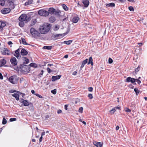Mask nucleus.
Masks as SVG:
<instances>
[{
	"instance_id": "55",
	"label": "nucleus",
	"mask_w": 147,
	"mask_h": 147,
	"mask_svg": "<svg viewBox=\"0 0 147 147\" xmlns=\"http://www.w3.org/2000/svg\"><path fill=\"white\" fill-rule=\"evenodd\" d=\"M49 22L51 23H53L56 21V19H49Z\"/></svg>"
},
{
	"instance_id": "46",
	"label": "nucleus",
	"mask_w": 147,
	"mask_h": 147,
	"mask_svg": "<svg viewBox=\"0 0 147 147\" xmlns=\"http://www.w3.org/2000/svg\"><path fill=\"white\" fill-rule=\"evenodd\" d=\"M88 96L90 99H92L93 98L92 94H89Z\"/></svg>"
},
{
	"instance_id": "28",
	"label": "nucleus",
	"mask_w": 147,
	"mask_h": 147,
	"mask_svg": "<svg viewBox=\"0 0 147 147\" xmlns=\"http://www.w3.org/2000/svg\"><path fill=\"white\" fill-rule=\"evenodd\" d=\"M29 66L30 67L34 68H36L38 67L37 65L34 63H31L30 64Z\"/></svg>"
},
{
	"instance_id": "45",
	"label": "nucleus",
	"mask_w": 147,
	"mask_h": 147,
	"mask_svg": "<svg viewBox=\"0 0 147 147\" xmlns=\"http://www.w3.org/2000/svg\"><path fill=\"white\" fill-rule=\"evenodd\" d=\"M51 92L52 94H55L57 93V90L56 89H54L51 90Z\"/></svg>"
},
{
	"instance_id": "14",
	"label": "nucleus",
	"mask_w": 147,
	"mask_h": 147,
	"mask_svg": "<svg viewBox=\"0 0 147 147\" xmlns=\"http://www.w3.org/2000/svg\"><path fill=\"white\" fill-rule=\"evenodd\" d=\"M55 9L53 7H50L49 9L48 12L49 15L50 14L51 15H53Z\"/></svg>"
},
{
	"instance_id": "49",
	"label": "nucleus",
	"mask_w": 147,
	"mask_h": 147,
	"mask_svg": "<svg viewBox=\"0 0 147 147\" xmlns=\"http://www.w3.org/2000/svg\"><path fill=\"white\" fill-rule=\"evenodd\" d=\"M47 70L48 73L49 74L51 73V72L53 71V70L51 69L49 67H48L47 68Z\"/></svg>"
},
{
	"instance_id": "34",
	"label": "nucleus",
	"mask_w": 147,
	"mask_h": 147,
	"mask_svg": "<svg viewBox=\"0 0 147 147\" xmlns=\"http://www.w3.org/2000/svg\"><path fill=\"white\" fill-rule=\"evenodd\" d=\"M62 6L63 9H64L65 10L67 11L68 10V7L65 4H62Z\"/></svg>"
},
{
	"instance_id": "57",
	"label": "nucleus",
	"mask_w": 147,
	"mask_h": 147,
	"mask_svg": "<svg viewBox=\"0 0 147 147\" xmlns=\"http://www.w3.org/2000/svg\"><path fill=\"white\" fill-rule=\"evenodd\" d=\"M88 90L89 92H92L93 90V88L91 87H89L88 88Z\"/></svg>"
},
{
	"instance_id": "44",
	"label": "nucleus",
	"mask_w": 147,
	"mask_h": 147,
	"mask_svg": "<svg viewBox=\"0 0 147 147\" xmlns=\"http://www.w3.org/2000/svg\"><path fill=\"white\" fill-rule=\"evenodd\" d=\"M79 19H71L72 22L75 23H77Z\"/></svg>"
},
{
	"instance_id": "58",
	"label": "nucleus",
	"mask_w": 147,
	"mask_h": 147,
	"mask_svg": "<svg viewBox=\"0 0 147 147\" xmlns=\"http://www.w3.org/2000/svg\"><path fill=\"white\" fill-rule=\"evenodd\" d=\"M79 18L78 15L76 14H74V16L73 18Z\"/></svg>"
},
{
	"instance_id": "38",
	"label": "nucleus",
	"mask_w": 147,
	"mask_h": 147,
	"mask_svg": "<svg viewBox=\"0 0 147 147\" xmlns=\"http://www.w3.org/2000/svg\"><path fill=\"white\" fill-rule=\"evenodd\" d=\"M116 110L115 109V108H113L112 110H110L109 112L111 115L113 114L115 111Z\"/></svg>"
},
{
	"instance_id": "36",
	"label": "nucleus",
	"mask_w": 147,
	"mask_h": 147,
	"mask_svg": "<svg viewBox=\"0 0 147 147\" xmlns=\"http://www.w3.org/2000/svg\"><path fill=\"white\" fill-rule=\"evenodd\" d=\"M134 90L136 93V96H138L139 94L140 91L138 88H135L134 89Z\"/></svg>"
},
{
	"instance_id": "19",
	"label": "nucleus",
	"mask_w": 147,
	"mask_h": 147,
	"mask_svg": "<svg viewBox=\"0 0 147 147\" xmlns=\"http://www.w3.org/2000/svg\"><path fill=\"white\" fill-rule=\"evenodd\" d=\"M7 61L5 59H3L0 60V67H1L6 63Z\"/></svg>"
},
{
	"instance_id": "9",
	"label": "nucleus",
	"mask_w": 147,
	"mask_h": 147,
	"mask_svg": "<svg viewBox=\"0 0 147 147\" xmlns=\"http://www.w3.org/2000/svg\"><path fill=\"white\" fill-rule=\"evenodd\" d=\"M63 14V11H62L59 9H55L53 15L59 17L62 16Z\"/></svg>"
},
{
	"instance_id": "40",
	"label": "nucleus",
	"mask_w": 147,
	"mask_h": 147,
	"mask_svg": "<svg viewBox=\"0 0 147 147\" xmlns=\"http://www.w3.org/2000/svg\"><path fill=\"white\" fill-rule=\"evenodd\" d=\"M44 72V71L42 70L40 74H38L37 76L38 78H40L42 77V75H43Z\"/></svg>"
},
{
	"instance_id": "60",
	"label": "nucleus",
	"mask_w": 147,
	"mask_h": 147,
	"mask_svg": "<svg viewBox=\"0 0 147 147\" xmlns=\"http://www.w3.org/2000/svg\"><path fill=\"white\" fill-rule=\"evenodd\" d=\"M3 79V76L2 74L0 72V79L1 80H2Z\"/></svg>"
},
{
	"instance_id": "6",
	"label": "nucleus",
	"mask_w": 147,
	"mask_h": 147,
	"mask_svg": "<svg viewBox=\"0 0 147 147\" xmlns=\"http://www.w3.org/2000/svg\"><path fill=\"white\" fill-rule=\"evenodd\" d=\"M19 21V26L21 27H23L25 23H26L29 22L31 19H18Z\"/></svg>"
},
{
	"instance_id": "48",
	"label": "nucleus",
	"mask_w": 147,
	"mask_h": 147,
	"mask_svg": "<svg viewBox=\"0 0 147 147\" xmlns=\"http://www.w3.org/2000/svg\"><path fill=\"white\" fill-rule=\"evenodd\" d=\"M129 9L131 11H134L133 7L131 6L129 7Z\"/></svg>"
},
{
	"instance_id": "37",
	"label": "nucleus",
	"mask_w": 147,
	"mask_h": 147,
	"mask_svg": "<svg viewBox=\"0 0 147 147\" xmlns=\"http://www.w3.org/2000/svg\"><path fill=\"white\" fill-rule=\"evenodd\" d=\"M22 44L24 45H30L29 44H28L26 41L25 39L24 38H22Z\"/></svg>"
},
{
	"instance_id": "8",
	"label": "nucleus",
	"mask_w": 147,
	"mask_h": 147,
	"mask_svg": "<svg viewBox=\"0 0 147 147\" xmlns=\"http://www.w3.org/2000/svg\"><path fill=\"white\" fill-rule=\"evenodd\" d=\"M20 101L21 103H22L25 106H28L30 105H32V104L31 102L30 103L28 100H24L22 98H20Z\"/></svg>"
},
{
	"instance_id": "16",
	"label": "nucleus",
	"mask_w": 147,
	"mask_h": 147,
	"mask_svg": "<svg viewBox=\"0 0 147 147\" xmlns=\"http://www.w3.org/2000/svg\"><path fill=\"white\" fill-rule=\"evenodd\" d=\"M0 22L1 24L0 26V31H1L3 30V28L6 26L5 23L6 22L5 21L3 22V21H1Z\"/></svg>"
},
{
	"instance_id": "50",
	"label": "nucleus",
	"mask_w": 147,
	"mask_h": 147,
	"mask_svg": "<svg viewBox=\"0 0 147 147\" xmlns=\"http://www.w3.org/2000/svg\"><path fill=\"white\" fill-rule=\"evenodd\" d=\"M109 63V64L112 63L113 62V59L111 58H109L108 60Z\"/></svg>"
},
{
	"instance_id": "33",
	"label": "nucleus",
	"mask_w": 147,
	"mask_h": 147,
	"mask_svg": "<svg viewBox=\"0 0 147 147\" xmlns=\"http://www.w3.org/2000/svg\"><path fill=\"white\" fill-rule=\"evenodd\" d=\"M73 40H69L68 41H65L63 42V43L65 44L69 45H70L72 42Z\"/></svg>"
},
{
	"instance_id": "54",
	"label": "nucleus",
	"mask_w": 147,
	"mask_h": 147,
	"mask_svg": "<svg viewBox=\"0 0 147 147\" xmlns=\"http://www.w3.org/2000/svg\"><path fill=\"white\" fill-rule=\"evenodd\" d=\"M35 95H36L37 97L40 98H42V96L40 95L37 94V93H36Z\"/></svg>"
},
{
	"instance_id": "26",
	"label": "nucleus",
	"mask_w": 147,
	"mask_h": 147,
	"mask_svg": "<svg viewBox=\"0 0 147 147\" xmlns=\"http://www.w3.org/2000/svg\"><path fill=\"white\" fill-rule=\"evenodd\" d=\"M12 96H13L17 100H19V97L20 96L19 94L17 93H14L12 94Z\"/></svg>"
},
{
	"instance_id": "41",
	"label": "nucleus",
	"mask_w": 147,
	"mask_h": 147,
	"mask_svg": "<svg viewBox=\"0 0 147 147\" xmlns=\"http://www.w3.org/2000/svg\"><path fill=\"white\" fill-rule=\"evenodd\" d=\"M124 111L127 113L130 112L131 110L127 107H125L124 108Z\"/></svg>"
},
{
	"instance_id": "25",
	"label": "nucleus",
	"mask_w": 147,
	"mask_h": 147,
	"mask_svg": "<svg viewBox=\"0 0 147 147\" xmlns=\"http://www.w3.org/2000/svg\"><path fill=\"white\" fill-rule=\"evenodd\" d=\"M106 6L107 7H113L115 6V4L113 3H111L108 4H107Z\"/></svg>"
},
{
	"instance_id": "5",
	"label": "nucleus",
	"mask_w": 147,
	"mask_h": 147,
	"mask_svg": "<svg viewBox=\"0 0 147 147\" xmlns=\"http://www.w3.org/2000/svg\"><path fill=\"white\" fill-rule=\"evenodd\" d=\"M30 31L31 34L34 37L40 36V33L34 28H32L30 29Z\"/></svg>"
},
{
	"instance_id": "31",
	"label": "nucleus",
	"mask_w": 147,
	"mask_h": 147,
	"mask_svg": "<svg viewBox=\"0 0 147 147\" xmlns=\"http://www.w3.org/2000/svg\"><path fill=\"white\" fill-rule=\"evenodd\" d=\"M52 46H45L43 47V49H47V50H51L52 49Z\"/></svg>"
},
{
	"instance_id": "10",
	"label": "nucleus",
	"mask_w": 147,
	"mask_h": 147,
	"mask_svg": "<svg viewBox=\"0 0 147 147\" xmlns=\"http://www.w3.org/2000/svg\"><path fill=\"white\" fill-rule=\"evenodd\" d=\"M10 61L13 66H15L17 65L18 62L15 57H11L10 59Z\"/></svg>"
},
{
	"instance_id": "32",
	"label": "nucleus",
	"mask_w": 147,
	"mask_h": 147,
	"mask_svg": "<svg viewBox=\"0 0 147 147\" xmlns=\"http://www.w3.org/2000/svg\"><path fill=\"white\" fill-rule=\"evenodd\" d=\"M36 19H33L31 21V23L30 24L31 26H33L35 25L36 22Z\"/></svg>"
},
{
	"instance_id": "43",
	"label": "nucleus",
	"mask_w": 147,
	"mask_h": 147,
	"mask_svg": "<svg viewBox=\"0 0 147 147\" xmlns=\"http://www.w3.org/2000/svg\"><path fill=\"white\" fill-rule=\"evenodd\" d=\"M7 122V121L5 119V117H3V120H2V124L3 125L5 124Z\"/></svg>"
},
{
	"instance_id": "11",
	"label": "nucleus",
	"mask_w": 147,
	"mask_h": 147,
	"mask_svg": "<svg viewBox=\"0 0 147 147\" xmlns=\"http://www.w3.org/2000/svg\"><path fill=\"white\" fill-rule=\"evenodd\" d=\"M20 49H18L15 51L14 56L16 57L18 59H20L21 58V56L20 53Z\"/></svg>"
},
{
	"instance_id": "18",
	"label": "nucleus",
	"mask_w": 147,
	"mask_h": 147,
	"mask_svg": "<svg viewBox=\"0 0 147 147\" xmlns=\"http://www.w3.org/2000/svg\"><path fill=\"white\" fill-rule=\"evenodd\" d=\"M93 144L96 146V147H102V144L101 142H98L95 141L93 142Z\"/></svg>"
},
{
	"instance_id": "53",
	"label": "nucleus",
	"mask_w": 147,
	"mask_h": 147,
	"mask_svg": "<svg viewBox=\"0 0 147 147\" xmlns=\"http://www.w3.org/2000/svg\"><path fill=\"white\" fill-rule=\"evenodd\" d=\"M16 92V90H15L11 89L9 91V92L10 93H13L15 92Z\"/></svg>"
},
{
	"instance_id": "7",
	"label": "nucleus",
	"mask_w": 147,
	"mask_h": 147,
	"mask_svg": "<svg viewBox=\"0 0 147 147\" xmlns=\"http://www.w3.org/2000/svg\"><path fill=\"white\" fill-rule=\"evenodd\" d=\"M38 14L40 16H47L49 15L48 11L44 9H41L39 10L38 11Z\"/></svg>"
},
{
	"instance_id": "13",
	"label": "nucleus",
	"mask_w": 147,
	"mask_h": 147,
	"mask_svg": "<svg viewBox=\"0 0 147 147\" xmlns=\"http://www.w3.org/2000/svg\"><path fill=\"white\" fill-rule=\"evenodd\" d=\"M18 18H30V17L28 14L26 15L23 13Z\"/></svg>"
},
{
	"instance_id": "63",
	"label": "nucleus",
	"mask_w": 147,
	"mask_h": 147,
	"mask_svg": "<svg viewBox=\"0 0 147 147\" xmlns=\"http://www.w3.org/2000/svg\"><path fill=\"white\" fill-rule=\"evenodd\" d=\"M77 71H74L73 72V73H72V75H74V76H75L76 75V74H77Z\"/></svg>"
},
{
	"instance_id": "4",
	"label": "nucleus",
	"mask_w": 147,
	"mask_h": 147,
	"mask_svg": "<svg viewBox=\"0 0 147 147\" xmlns=\"http://www.w3.org/2000/svg\"><path fill=\"white\" fill-rule=\"evenodd\" d=\"M69 29H67L66 32L63 34H57L54 35L52 36V38L53 40H55L58 38H61L66 35L69 31Z\"/></svg>"
},
{
	"instance_id": "52",
	"label": "nucleus",
	"mask_w": 147,
	"mask_h": 147,
	"mask_svg": "<svg viewBox=\"0 0 147 147\" xmlns=\"http://www.w3.org/2000/svg\"><path fill=\"white\" fill-rule=\"evenodd\" d=\"M16 119H17L16 118H11L9 119V121L10 122H12L16 121Z\"/></svg>"
},
{
	"instance_id": "29",
	"label": "nucleus",
	"mask_w": 147,
	"mask_h": 147,
	"mask_svg": "<svg viewBox=\"0 0 147 147\" xmlns=\"http://www.w3.org/2000/svg\"><path fill=\"white\" fill-rule=\"evenodd\" d=\"M33 0H28L24 3L25 5H28L32 3Z\"/></svg>"
},
{
	"instance_id": "20",
	"label": "nucleus",
	"mask_w": 147,
	"mask_h": 147,
	"mask_svg": "<svg viewBox=\"0 0 147 147\" xmlns=\"http://www.w3.org/2000/svg\"><path fill=\"white\" fill-rule=\"evenodd\" d=\"M9 53L10 51L7 48H5L4 50H3L2 53L3 55H10V54Z\"/></svg>"
},
{
	"instance_id": "21",
	"label": "nucleus",
	"mask_w": 147,
	"mask_h": 147,
	"mask_svg": "<svg viewBox=\"0 0 147 147\" xmlns=\"http://www.w3.org/2000/svg\"><path fill=\"white\" fill-rule=\"evenodd\" d=\"M22 59L23 61H24V62H23L22 64L23 65L26 64L29 62V60L27 58L24 57H22Z\"/></svg>"
},
{
	"instance_id": "27",
	"label": "nucleus",
	"mask_w": 147,
	"mask_h": 147,
	"mask_svg": "<svg viewBox=\"0 0 147 147\" xmlns=\"http://www.w3.org/2000/svg\"><path fill=\"white\" fill-rule=\"evenodd\" d=\"M90 64L92 66L93 65V59L92 57H90L89 58V61L88 63V65H89Z\"/></svg>"
},
{
	"instance_id": "39",
	"label": "nucleus",
	"mask_w": 147,
	"mask_h": 147,
	"mask_svg": "<svg viewBox=\"0 0 147 147\" xmlns=\"http://www.w3.org/2000/svg\"><path fill=\"white\" fill-rule=\"evenodd\" d=\"M131 79V77H128L125 80V82H130Z\"/></svg>"
},
{
	"instance_id": "1",
	"label": "nucleus",
	"mask_w": 147,
	"mask_h": 147,
	"mask_svg": "<svg viewBox=\"0 0 147 147\" xmlns=\"http://www.w3.org/2000/svg\"><path fill=\"white\" fill-rule=\"evenodd\" d=\"M51 25L48 23H44L42 26H40L39 29L41 34H46L48 32L51 28Z\"/></svg>"
},
{
	"instance_id": "2",
	"label": "nucleus",
	"mask_w": 147,
	"mask_h": 147,
	"mask_svg": "<svg viewBox=\"0 0 147 147\" xmlns=\"http://www.w3.org/2000/svg\"><path fill=\"white\" fill-rule=\"evenodd\" d=\"M19 80V77L16 75H13L9 77L8 80L11 83L13 84H17Z\"/></svg>"
},
{
	"instance_id": "62",
	"label": "nucleus",
	"mask_w": 147,
	"mask_h": 147,
	"mask_svg": "<svg viewBox=\"0 0 147 147\" xmlns=\"http://www.w3.org/2000/svg\"><path fill=\"white\" fill-rule=\"evenodd\" d=\"M62 111L60 109H59L57 111V113L58 114H60L62 113Z\"/></svg>"
},
{
	"instance_id": "64",
	"label": "nucleus",
	"mask_w": 147,
	"mask_h": 147,
	"mask_svg": "<svg viewBox=\"0 0 147 147\" xmlns=\"http://www.w3.org/2000/svg\"><path fill=\"white\" fill-rule=\"evenodd\" d=\"M7 43L9 45H11L13 44V43L12 42H11V41H9Z\"/></svg>"
},
{
	"instance_id": "15",
	"label": "nucleus",
	"mask_w": 147,
	"mask_h": 147,
	"mask_svg": "<svg viewBox=\"0 0 147 147\" xmlns=\"http://www.w3.org/2000/svg\"><path fill=\"white\" fill-rule=\"evenodd\" d=\"M28 53V51L24 48L22 49L20 51V54L22 56L26 55Z\"/></svg>"
},
{
	"instance_id": "59",
	"label": "nucleus",
	"mask_w": 147,
	"mask_h": 147,
	"mask_svg": "<svg viewBox=\"0 0 147 147\" xmlns=\"http://www.w3.org/2000/svg\"><path fill=\"white\" fill-rule=\"evenodd\" d=\"M68 106V105H64V108L65 110H67V107Z\"/></svg>"
},
{
	"instance_id": "17",
	"label": "nucleus",
	"mask_w": 147,
	"mask_h": 147,
	"mask_svg": "<svg viewBox=\"0 0 147 147\" xmlns=\"http://www.w3.org/2000/svg\"><path fill=\"white\" fill-rule=\"evenodd\" d=\"M61 75H57L56 76H53L51 78L52 81L54 82L57 80L59 79L61 77Z\"/></svg>"
},
{
	"instance_id": "3",
	"label": "nucleus",
	"mask_w": 147,
	"mask_h": 147,
	"mask_svg": "<svg viewBox=\"0 0 147 147\" xmlns=\"http://www.w3.org/2000/svg\"><path fill=\"white\" fill-rule=\"evenodd\" d=\"M21 65H22L21 72L25 74L28 73L30 70V68L29 65H23V64H21Z\"/></svg>"
},
{
	"instance_id": "30",
	"label": "nucleus",
	"mask_w": 147,
	"mask_h": 147,
	"mask_svg": "<svg viewBox=\"0 0 147 147\" xmlns=\"http://www.w3.org/2000/svg\"><path fill=\"white\" fill-rule=\"evenodd\" d=\"M22 66V65L21 64L19 66H18L17 67H15L14 68V69L17 71H19L20 70L21 71V68Z\"/></svg>"
},
{
	"instance_id": "61",
	"label": "nucleus",
	"mask_w": 147,
	"mask_h": 147,
	"mask_svg": "<svg viewBox=\"0 0 147 147\" xmlns=\"http://www.w3.org/2000/svg\"><path fill=\"white\" fill-rule=\"evenodd\" d=\"M114 108H115V109H116V110L117 109H118L119 110L121 109L120 106L115 107H114Z\"/></svg>"
},
{
	"instance_id": "24",
	"label": "nucleus",
	"mask_w": 147,
	"mask_h": 147,
	"mask_svg": "<svg viewBox=\"0 0 147 147\" xmlns=\"http://www.w3.org/2000/svg\"><path fill=\"white\" fill-rule=\"evenodd\" d=\"M88 59H86L85 60L83 61L82 62V63L80 67V69L82 70V68L84 67V65L87 63Z\"/></svg>"
},
{
	"instance_id": "51",
	"label": "nucleus",
	"mask_w": 147,
	"mask_h": 147,
	"mask_svg": "<svg viewBox=\"0 0 147 147\" xmlns=\"http://www.w3.org/2000/svg\"><path fill=\"white\" fill-rule=\"evenodd\" d=\"M131 79L130 82L134 84V83H135V78H131Z\"/></svg>"
},
{
	"instance_id": "23",
	"label": "nucleus",
	"mask_w": 147,
	"mask_h": 147,
	"mask_svg": "<svg viewBox=\"0 0 147 147\" xmlns=\"http://www.w3.org/2000/svg\"><path fill=\"white\" fill-rule=\"evenodd\" d=\"M7 1L9 4V6L11 7L12 9H13L15 7V6L14 5V3L13 1V0H8Z\"/></svg>"
},
{
	"instance_id": "12",
	"label": "nucleus",
	"mask_w": 147,
	"mask_h": 147,
	"mask_svg": "<svg viewBox=\"0 0 147 147\" xmlns=\"http://www.w3.org/2000/svg\"><path fill=\"white\" fill-rule=\"evenodd\" d=\"M11 9L9 8H4L1 10V13L3 14L9 13Z\"/></svg>"
},
{
	"instance_id": "56",
	"label": "nucleus",
	"mask_w": 147,
	"mask_h": 147,
	"mask_svg": "<svg viewBox=\"0 0 147 147\" xmlns=\"http://www.w3.org/2000/svg\"><path fill=\"white\" fill-rule=\"evenodd\" d=\"M128 86L131 89H133L134 88V86L132 85V84H130Z\"/></svg>"
},
{
	"instance_id": "35",
	"label": "nucleus",
	"mask_w": 147,
	"mask_h": 147,
	"mask_svg": "<svg viewBox=\"0 0 147 147\" xmlns=\"http://www.w3.org/2000/svg\"><path fill=\"white\" fill-rule=\"evenodd\" d=\"M140 66H138L135 69V70L133 72V74L134 73V72H135V73L136 74L139 71L140 69Z\"/></svg>"
},
{
	"instance_id": "22",
	"label": "nucleus",
	"mask_w": 147,
	"mask_h": 147,
	"mask_svg": "<svg viewBox=\"0 0 147 147\" xmlns=\"http://www.w3.org/2000/svg\"><path fill=\"white\" fill-rule=\"evenodd\" d=\"M82 2L85 7H88L89 4V1L88 0H82Z\"/></svg>"
},
{
	"instance_id": "42",
	"label": "nucleus",
	"mask_w": 147,
	"mask_h": 147,
	"mask_svg": "<svg viewBox=\"0 0 147 147\" xmlns=\"http://www.w3.org/2000/svg\"><path fill=\"white\" fill-rule=\"evenodd\" d=\"M5 1L4 0H0V5L3 6L5 4Z\"/></svg>"
},
{
	"instance_id": "47",
	"label": "nucleus",
	"mask_w": 147,
	"mask_h": 147,
	"mask_svg": "<svg viewBox=\"0 0 147 147\" xmlns=\"http://www.w3.org/2000/svg\"><path fill=\"white\" fill-rule=\"evenodd\" d=\"M83 108L81 107L79 108L78 111L80 113H82L83 112Z\"/></svg>"
}]
</instances>
